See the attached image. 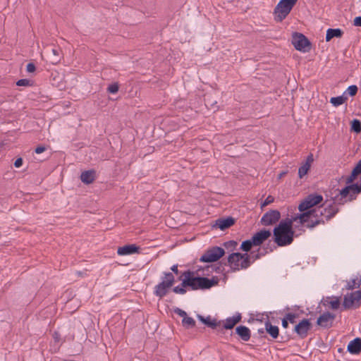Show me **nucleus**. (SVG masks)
<instances>
[{"label":"nucleus","instance_id":"obj_15","mask_svg":"<svg viewBox=\"0 0 361 361\" xmlns=\"http://www.w3.org/2000/svg\"><path fill=\"white\" fill-rule=\"evenodd\" d=\"M313 161L314 157L312 154H309L306 159V161L301 165V166L298 169V176L300 178H302L307 173Z\"/></svg>","mask_w":361,"mask_h":361},{"label":"nucleus","instance_id":"obj_47","mask_svg":"<svg viewBox=\"0 0 361 361\" xmlns=\"http://www.w3.org/2000/svg\"><path fill=\"white\" fill-rule=\"evenodd\" d=\"M110 92L111 94H116L117 92L112 91V92Z\"/></svg>","mask_w":361,"mask_h":361},{"label":"nucleus","instance_id":"obj_6","mask_svg":"<svg viewBox=\"0 0 361 361\" xmlns=\"http://www.w3.org/2000/svg\"><path fill=\"white\" fill-rule=\"evenodd\" d=\"M225 254V251L220 247H213L208 250L202 257L200 260L202 262H214L219 260Z\"/></svg>","mask_w":361,"mask_h":361},{"label":"nucleus","instance_id":"obj_34","mask_svg":"<svg viewBox=\"0 0 361 361\" xmlns=\"http://www.w3.org/2000/svg\"><path fill=\"white\" fill-rule=\"evenodd\" d=\"M174 312L183 317V319L187 317V313L180 308L176 307L174 309Z\"/></svg>","mask_w":361,"mask_h":361},{"label":"nucleus","instance_id":"obj_46","mask_svg":"<svg viewBox=\"0 0 361 361\" xmlns=\"http://www.w3.org/2000/svg\"><path fill=\"white\" fill-rule=\"evenodd\" d=\"M350 95L353 97L356 94L357 92H348Z\"/></svg>","mask_w":361,"mask_h":361},{"label":"nucleus","instance_id":"obj_5","mask_svg":"<svg viewBox=\"0 0 361 361\" xmlns=\"http://www.w3.org/2000/svg\"><path fill=\"white\" fill-rule=\"evenodd\" d=\"M323 202V197L317 193H312L307 195L299 204L298 209L303 214L309 211H318L317 209H313L314 206L321 204Z\"/></svg>","mask_w":361,"mask_h":361},{"label":"nucleus","instance_id":"obj_39","mask_svg":"<svg viewBox=\"0 0 361 361\" xmlns=\"http://www.w3.org/2000/svg\"><path fill=\"white\" fill-rule=\"evenodd\" d=\"M288 6H290L291 8H293V6L297 3L298 0H281Z\"/></svg>","mask_w":361,"mask_h":361},{"label":"nucleus","instance_id":"obj_49","mask_svg":"<svg viewBox=\"0 0 361 361\" xmlns=\"http://www.w3.org/2000/svg\"><path fill=\"white\" fill-rule=\"evenodd\" d=\"M259 257V256L257 255H256L255 259H257Z\"/></svg>","mask_w":361,"mask_h":361},{"label":"nucleus","instance_id":"obj_38","mask_svg":"<svg viewBox=\"0 0 361 361\" xmlns=\"http://www.w3.org/2000/svg\"><path fill=\"white\" fill-rule=\"evenodd\" d=\"M26 71L27 73H33L35 71V66L32 63H29L26 66Z\"/></svg>","mask_w":361,"mask_h":361},{"label":"nucleus","instance_id":"obj_37","mask_svg":"<svg viewBox=\"0 0 361 361\" xmlns=\"http://www.w3.org/2000/svg\"><path fill=\"white\" fill-rule=\"evenodd\" d=\"M286 318L288 320V322L293 324V323H295V314H292V313H288L286 314Z\"/></svg>","mask_w":361,"mask_h":361},{"label":"nucleus","instance_id":"obj_20","mask_svg":"<svg viewBox=\"0 0 361 361\" xmlns=\"http://www.w3.org/2000/svg\"><path fill=\"white\" fill-rule=\"evenodd\" d=\"M236 333L240 336L243 341H248L250 338V330L245 326H239L235 329Z\"/></svg>","mask_w":361,"mask_h":361},{"label":"nucleus","instance_id":"obj_16","mask_svg":"<svg viewBox=\"0 0 361 361\" xmlns=\"http://www.w3.org/2000/svg\"><path fill=\"white\" fill-rule=\"evenodd\" d=\"M139 247L134 244L127 245L118 248V255H130L138 252Z\"/></svg>","mask_w":361,"mask_h":361},{"label":"nucleus","instance_id":"obj_42","mask_svg":"<svg viewBox=\"0 0 361 361\" xmlns=\"http://www.w3.org/2000/svg\"><path fill=\"white\" fill-rule=\"evenodd\" d=\"M354 25L361 27V16H357L355 18Z\"/></svg>","mask_w":361,"mask_h":361},{"label":"nucleus","instance_id":"obj_2","mask_svg":"<svg viewBox=\"0 0 361 361\" xmlns=\"http://www.w3.org/2000/svg\"><path fill=\"white\" fill-rule=\"evenodd\" d=\"M183 285L191 287L192 290L207 289L214 285V282L207 278L193 277L190 272H186L183 279Z\"/></svg>","mask_w":361,"mask_h":361},{"label":"nucleus","instance_id":"obj_10","mask_svg":"<svg viewBox=\"0 0 361 361\" xmlns=\"http://www.w3.org/2000/svg\"><path fill=\"white\" fill-rule=\"evenodd\" d=\"M361 299V292L360 290L355 291L345 295L343 300V305L345 308H350L353 306Z\"/></svg>","mask_w":361,"mask_h":361},{"label":"nucleus","instance_id":"obj_24","mask_svg":"<svg viewBox=\"0 0 361 361\" xmlns=\"http://www.w3.org/2000/svg\"><path fill=\"white\" fill-rule=\"evenodd\" d=\"M265 329L267 333L273 338H276L279 336V328L269 322L265 324Z\"/></svg>","mask_w":361,"mask_h":361},{"label":"nucleus","instance_id":"obj_9","mask_svg":"<svg viewBox=\"0 0 361 361\" xmlns=\"http://www.w3.org/2000/svg\"><path fill=\"white\" fill-rule=\"evenodd\" d=\"M281 214L278 210H270L266 212L261 219L263 226H270L276 224L280 219Z\"/></svg>","mask_w":361,"mask_h":361},{"label":"nucleus","instance_id":"obj_21","mask_svg":"<svg viewBox=\"0 0 361 361\" xmlns=\"http://www.w3.org/2000/svg\"><path fill=\"white\" fill-rule=\"evenodd\" d=\"M343 31L339 29L329 28L326 31V41H330L333 37H341L343 35Z\"/></svg>","mask_w":361,"mask_h":361},{"label":"nucleus","instance_id":"obj_44","mask_svg":"<svg viewBox=\"0 0 361 361\" xmlns=\"http://www.w3.org/2000/svg\"><path fill=\"white\" fill-rule=\"evenodd\" d=\"M171 271H173L174 273H176V274H178V265L176 264H174L171 267Z\"/></svg>","mask_w":361,"mask_h":361},{"label":"nucleus","instance_id":"obj_41","mask_svg":"<svg viewBox=\"0 0 361 361\" xmlns=\"http://www.w3.org/2000/svg\"><path fill=\"white\" fill-rule=\"evenodd\" d=\"M23 165V159L21 158L17 159L14 162V166L16 168H19Z\"/></svg>","mask_w":361,"mask_h":361},{"label":"nucleus","instance_id":"obj_32","mask_svg":"<svg viewBox=\"0 0 361 361\" xmlns=\"http://www.w3.org/2000/svg\"><path fill=\"white\" fill-rule=\"evenodd\" d=\"M351 129L356 133H360L361 131V123L360 121L354 119L352 121Z\"/></svg>","mask_w":361,"mask_h":361},{"label":"nucleus","instance_id":"obj_1","mask_svg":"<svg viewBox=\"0 0 361 361\" xmlns=\"http://www.w3.org/2000/svg\"><path fill=\"white\" fill-rule=\"evenodd\" d=\"M297 216L298 215L291 219L281 221L274 229V241L278 245L286 246L292 243L293 240V231H292L293 224H300L299 219H295Z\"/></svg>","mask_w":361,"mask_h":361},{"label":"nucleus","instance_id":"obj_33","mask_svg":"<svg viewBox=\"0 0 361 361\" xmlns=\"http://www.w3.org/2000/svg\"><path fill=\"white\" fill-rule=\"evenodd\" d=\"M187 286H183V283H181V286H176L173 289V291L175 293H178V294H184L186 292V290H185V287Z\"/></svg>","mask_w":361,"mask_h":361},{"label":"nucleus","instance_id":"obj_31","mask_svg":"<svg viewBox=\"0 0 361 361\" xmlns=\"http://www.w3.org/2000/svg\"><path fill=\"white\" fill-rule=\"evenodd\" d=\"M18 86L32 87L33 81L29 79H20L16 82Z\"/></svg>","mask_w":361,"mask_h":361},{"label":"nucleus","instance_id":"obj_18","mask_svg":"<svg viewBox=\"0 0 361 361\" xmlns=\"http://www.w3.org/2000/svg\"><path fill=\"white\" fill-rule=\"evenodd\" d=\"M322 302L324 306L329 307L332 310H337L340 306V300L338 297H326Z\"/></svg>","mask_w":361,"mask_h":361},{"label":"nucleus","instance_id":"obj_7","mask_svg":"<svg viewBox=\"0 0 361 361\" xmlns=\"http://www.w3.org/2000/svg\"><path fill=\"white\" fill-rule=\"evenodd\" d=\"M292 43L295 49L301 51H307L310 49V42L307 38L301 33H295L293 35Z\"/></svg>","mask_w":361,"mask_h":361},{"label":"nucleus","instance_id":"obj_12","mask_svg":"<svg viewBox=\"0 0 361 361\" xmlns=\"http://www.w3.org/2000/svg\"><path fill=\"white\" fill-rule=\"evenodd\" d=\"M335 319V315L330 312H324L317 319V324L324 327L329 328L331 326L332 323Z\"/></svg>","mask_w":361,"mask_h":361},{"label":"nucleus","instance_id":"obj_19","mask_svg":"<svg viewBox=\"0 0 361 361\" xmlns=\"http://www.w3.org/2000/svg\"><path fill=\"white\" fill-rule=\"evenodd\" d=\"M361 174V159L357 162L353 170L352 171L351 175L346 179V183L348 185H352L351 183L357 178L358 175ZM358 185V184H357ZM360 185H359L360 186Z\"/></svg>","mask_w":361,"mask_h":361},{"label":"nucleus","instance_id":"obj_29","mask_svg":"<svg viewBox=\"0 0 361 361\" xmlns=\"http://www.w3.org/2000/svg\"><path fill=\"white\" fill-rule=\"evenodd\" d=\"M182 324L186 328L193 327L195 325V321L190 317H186L183 319Z\"/></svg>","mask_w":361,"mask_h":361},{"label":"nucleus","instance_id":"obj_17","mask_svg":"<svg viewBox=\"0 0 361 361\" xmlns=\"http://www.w3.org/2000/svg\"><path fill=\"white\" fill-rule=\"evenodd\" d=\"M234 222V219L232 217L219 219L216 221L214 226L220 228L221 231H224L233 225Z\"/></svg>","mask_w":361,"mask_h":361},{"label":"nucleus","instance_id":"obj_4","mask_svg":"<svg viewBox=\"0 0 361 361\" xmlns=\"http://www.w3.org/2000/svg\"><path fill=\"white\" fill-rule=\"evenodd\" d=\"M174 276L171 272H166L161 278V281L154 287V293L160 298L164 297L170 288L173 285Z\"/></svg>","mask_w":361,"mask_h":361},{"label":"nucleus","instance_id":"obj_23","mask_svg":"<svg viewBox=\"0 0 361 361\" xmlns=\"http://www.w3.org/2000/svg\"><path fill=\"white\" fill-rule=\"evenodd\" d=\"M80 178L82 182L86 184H90L94 180V172L92 171L82 172L80 176Z\"/></svg>","mask_w":361,"mask_h":361},{"label":"nucleus","instance_id":"obj_22","mask_svg":"<svg viewBox=\"0 0 361 361\" xmlns=\"http://www.w3.org/2000/svg\"><path fill=\"white\" fill-rule=\"evenodd\" d=\"M240 319L241 317L240 314L227 318L224 322V327L226 329H231L240 320Z\"/></svg>","mask_w":361,"mask_h":361},{"label":"nucleus","instance_id":"obj_11","mask_svg":"<svg viewBox=\"0 0 361 361\" xmlns=\"http://www.w3.org/2000/svg\"><path fill=\"white\" fill-rule=\"evenodd\" d=\"M310 326L311 324L309 320L307 319H304L295 326V331L301 338H305L306 337L307 332L310 329Z\"/></svg>","mask_w":361,"mask_h":361},{"label":"nucleus","instance_id":"obj_43","mask_svg":"<svg viewBox=\"0 0 361 361\" xmlns=\"http://www.w3.org/2000/svg\"><path fill=\"white\" fill-rule=\"evenodd\" d=\"M288 326V320L286 319V318H283V320H282V326L285 329H286Z\"/></svg>","mask_w":361,"mask_h":361},{"label":"nucleus","instance_id":"obj_36","mask_svg":"<svg viewBox=\"0 0 361 361\" xmlns=\"http://www.w3.org/2000/svg\"><path fill=\"white\" fill-rule=\"evenodd\" d=\"M274 202V197L272 196H268L262 204V207H265Z\"/></svg>","mask_w":361,"mask_h":361},{"label":"nucleus","instance_id":"obj_13","mask_svg":"<svg viewBox=\"0 0 361 361\" xmlns=\"http://www.w3.org/2000/svg\"><path fill=\"white\" fill-rule=\"evenodd\" d=\"M271 235V232L267 230H262L257 233H256L252 237V243L255 246L260 245L263 243L269 236Z\"/></svg>","mask_w":361,"mask_h":361},{"label":"nucleus","instance_id":"obj_8","mask_svg":"<svg viewBox=\"0 0 361 361\" xmlns=\"http://www.w3.org/2000/svg\"><path fill=\"white\" fill-rule=\"evenodd\" d=\"M293 8L280 0L274 8L275 19L281 22L290 13Z\"/></svg>","mask_w":361,"mask_h":361},{"label":"nucleus","instance_id":"obj_40","mask_svg":"<svg viewBox=\"0 0 361 361\" xmlns=\"http://www.w3.org/2000/svg\"><path fill=\"white\" fill-rule=\"evenodd\" d=\"M46 148L44 146H39L35 149V152L36 154H41L45 151Z\"/></svg>","mask_w":361,"mask_h":361},{"label":"nucleus","instance_id":"obj_25","mask_svg":"<svg viewBox=\"0 0 361 361\" xmlns=\"http://www.w3.org/2000/svg\"><path fill=\"white\" fill-rule=\"evenodd\" d=\"M197 318L199 320H200L202 323L206 324L207 326L214 329L217 326L218 323L215 319H212L210 317H207L204 318V317L201 315H197Z\"/></svg>","mask_w":361,"mask_h":361},{"label":"nucleus","instance_id":"obj_27","mask_svg":"<svg viewBox=\"0 0 361 361\" xmlns=\"http://www.w3.org/2000/svg\"><path fill=\"white\" fill-rule=\"evenodd\" d=\"M52 56H51V62L53 64L58 63L61 60V50L60 48H53L51 49Z\"/></svg>","mask_w":361,"mask_h":361},{"label":"nucleus","instance_id":"obj_28","mask_svg":"<svg viewBox=\"0 0 361 361\" xmlns=\"http://www.w3.org/2000/svg\"><path fill=\"white\" fill-rule=\"evenodd\" d=\"M361 285V276L359 278L353 279L347 284V289H353L357 288Z\"/></svg>","mask_w":361,"mask_h":361},{"label":"nucleus","instance_id":"obj_35","mask_svg":"<svg viewBox=\"0 0 361 361\" xmlns=\"http://www.w3.org/2000/svg\"><path fill=\"white\" fill-rule=\"evenodd\" d=\"M119 89V85L118 82H113L110 84L106 90H118Z\"/></svg>","mask_w":361,"mask_h":361},{"label":"nucleus","instance_id":"obj_3","mask_svg":"<svg viewBox=\"0 0 361 361\" xmlns=\"http://www.w3.org/2000/svg\"><path fill=\"white\" fill-rule=\"evenodd\" d=\"M250 256L239 252L231 254L228 257V265L233 271H239L247 269L251 264Z\"/></svg>","mask_w":361,"mask_h":361},{"label":"nucleus","instance_id":"obj_45","mask_svg":"<svg viewBox=\"0 0 361 361\" xmlns=\"http://www.w3.org/2000/svg\"><path fill=\"white\" fill-rule=\"evenodd\" d=\"M346 90H357V87L356 85H350Z\"/></svg>","mask_w":361,"mask_h":361},{"label":"nucleus","instance_id":"obj_48","mask_svg":"<svg viewBox=\"0 0 361 361\" xmlns=\"http://www.w3.org/2000/svg\"><path fill=\"white\" fill-rule=\"evenodd\" d=\"M285 174V173H282L280 174V178L282 177L283 175Z\"/></svg>","mask_w":361,"mask_h":361},{"label":"nucleus","instance_id":"obj_26","mask_svg":"<svg viewBox=\"0 0 361 361\" xmlns=\"http://www.w3.org/2000/svg\"><path fill=\"white\" fill-rule=\"evenodd\" d=\"M347 99L348 97L345 95V94H343L338 97H331L330 99V102L334 106L337 107L344 104Z\"/></svg>","mask_w":361,"mask_h":361},{"label":"nucleus","instance_id":"obj_30","mask_svg":"<svg viewBox=\"0 0 361 361\" xmlns=\"http://www.w3.org/2000/svg\"><path fill=\"white\" fill-rule=\"evenodd\" d=\"M252 246L255 245L252 243V239L251 238L243 241L241 244L240 248L245 252H248L250 250Z\"/></svg>","mask_w":361,"mask_h":361},{"label":"nucleus","instance_id":"obj_14","mask_svg":"<svg viewBox=\"0 0 361 361\" xmlns=\"http://www.w3.org/2000/svg\"><path fill=\"white\" fill-rule=\"evenodd\" d=\"M347 350L352 355H357L361 352V338H355L348 345Z\"/></svg>","mask_w":361,"mask_h":361}]
</instances>
